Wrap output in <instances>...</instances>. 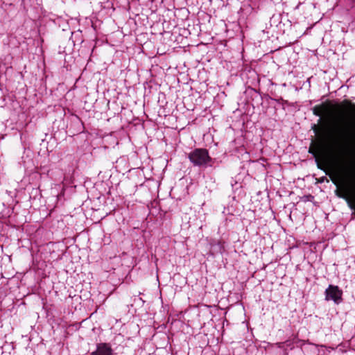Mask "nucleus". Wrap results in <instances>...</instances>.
I'll return each mask as SVG.
<instances>
[{"instance_id": "nucleus-9", "label": "nucleus", "mask_w": 355, "mask_h": 355, "mask_svg": "<svg viewBox=\"0 0 355 355\" xmlns=\"http://www.w3.org/2000/svg\"><path fill=\"white\" fill-rule=\"evenodd\" d=\"M284 343H285V345H286L287 347H291V349H293V343H292L290 340H286V341H285Z\"/></svg>"}, {"instance_id": "nucleus-7", "label": "nucleus", "mask_w": 355, "mask_h": 355, "mask_svg": "<svg viewBox=\"0 0 355 355\" xmlns=\"http://www.w3.org/2000/svg\"><path fill=\"white\" fill-rule=\"evenodd\" d=\"M272 345H275V346L277 347L279 349H284L285 343H284V342H278V343H276L275 344H272Z\"/></svg>"}, {"instance_id": "nucleus-5", "label": "nucleus", "mask_w": 355, "mask_h": 355, "mask_svg": "<svg viewBox=\"0 0 355 355\" xmlns=\"http://www.w3.org/2000/svg\"><path fill=\"white\" fill-rule=\"evenodd\" d=\"M312 129L313 130L314 132L318 135V139L320 140V144L317 146V149L314 150L312 147H310L309 148V153L312 154H315L316 150L321 151L322 148V144L324 141L325 139V132L324 130H322L320 128L318 125L314 124L312 127Z\"/></svg>"}, {"instance_id": "nucleus-4", "label": "nucleus", "mask_w": 355, "mask_h": 355, "mask_svg": "<svg viewBox=\"0 0 355 355\" xmlns=\"http://www.w3.org/2000/svg\"><path fill=\"white\" fill-rule=\"evenodd\" d=\"M343 291L335 285L330 284L324 291L325 300L333 301L336 304L343 302Z\"/></svg>"}, {"instance_id": "nucleus-11", "label": "nucleus", "mask_w": 355, "mask_h": 355, "mask_svg": "<svg viewBox=\"0 0 355 355\" xmlns=\"http://www.w3.org/2000/svg\"><path fill=\"white\" fill-rule=\"evenodd\" d=\"M345 131H346V130H349V125H345V128H343Z\"/></svg>"}, {"instance_id": "nucleus-1", "label": "nucleus", "mask_w": 355, "mask_h": 355, "mask_svg": "<svg viewBox=\"0 0 355 355\" xmlns=\"http://www.w3.org/2000/svg\"><path fill=\"white\" fill-rule=\"evenodd\" d=\"M188 159L194 166L207 168L212 166L214 160L206 148H197L188 154Z\"/></svg>"}, {"instance_id": "nucleus-2", "label": "nucleus", "mask_w": 355, "mask_h": 355, "mask_svg": "<svg viewBox=\"0 0 355 355\" xmlns=\"http://www.w3.org/2000/svg\"><path fill=\"white\" fill-rule=\"evenodd\" d=\"M337 196L346 200L350 209L355 211V181L344 182Z\"/></svg>"}, {"instance_id": "nucleus-10", "label": "nucleus", "mask_w": 355, "mask_h": 355, "mask_svg": "<svg viewBox=\"0 0 355 355\" xmlns=\"http://www.w3.org/2000/svg\"><path fill=\"white\" fill-rule=\"evenodd\" d=\"M345 131H346V130H349V125H345V128H343Z\"/></svg>"}, {"instance_id": "nucleus-8", "label": "nucleus", "mask_w": 355, "mask_h": 355, "mask_svg": "<svg viewBox=\"0 0 355 355\" xmlns=\"http://www.w3.org/2000/svg\"><path fill=\"white\" fill-rule=\"evenodd\" d=\"M336 133H339V135H343V133H346V131L344 130L343 129V126H342V128L340 126H336Z\"/></svg>"}, {"instance_id": "nucleus-6", "label": "nucleus", "mask_w": 355, "mask_h": 355, "mask_svg": "<svg viewBox=\"0 0 355 355\" xmlns=\"http://www.w3.org/2000/svg\"><path fill=\"white\" fill-rule=\"evenodd\" d=\"M90 355H112V349L109 343H101L96 345V349Z\"/></svg>"}, {"instance_id": "nucleus-3", "label": "nucleus", "mask_w": 355, "mask_h": 355, "mask_svg": "<svg viewBox=\"0 0 355 355\" xmlns=\"http://www.w3.org/2000/svg\"><path fill=\"white\" fill-rule=\"evenodd\" d=\"M338 107L347 108L355 114V104L352 103L349 100H344L340 105H334L331 103H323L320 105H316L313 108V112L314 115L321 117L327 112L329 108H334Z\"/></svg>"}]
</instances>
